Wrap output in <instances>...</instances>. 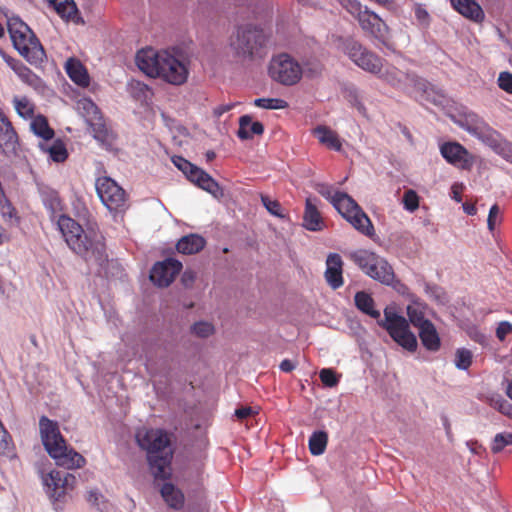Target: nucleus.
Here are the masks:
<instances>
[{
  "label": "nucleus",
  "mask_w": 512,
  "mask_h": 512,
  "mask_svg": "<svg viewBox=\"0 0 512 512\" xmlns=\"http://www.w3.org/2000/svg\"><path fill=\"white\" fill-rule=\"evenodd\" d=\"M205 245L204 237L198 234H189L179 239L176 249L181 254L192 255L200 252Z\"/></svg>",
  "instance_id": "obj_27"
},
{
  "label": "nucleus",
  "mask_w": 512,
  "mask_h": 512,
  "mask_svg": "<svg viewBox=\"0 0 512 512\" xmlns=\"http://www.w3.org/2000/svg\"><path fill=\"white\" fill-rule=\"evenodd\" d=\"M313 134L318 138L319 142L327 148L340 151L342 143L337 133L327 126H318L313 130Z\"/></svg>",
  "instance_id": "obj_30"
},
{
  "label": "nucleus",
  "mask_w": 512,
  "mask_h": 512,
  "mask_svg": "<svg viewBox=\"0 0 512 512\" xmlns=\"http://www.w3.org/2000/svg\"><path fill=\"white\" fill-rule=\"evenodd\" d=\"M344 53L361 69L379 74L382 70V59L371 51H368L359 42L348 39L344 43Z\"/></svg>",
  "instance_id": "obj_10"
},
{
  "label": "nucleus",
  "mask_w": 512,
  "mask_h": 512,
  "mask_svg": "<svg viewBox=\"0 0 512 512\" xmlns=\"http://www.w3.org/2000/svg\"><path fill=\"white\" fill-rule=\"evenodd\" d=\"M406 311L409 319L407 321L417 329L431 322L425 317L424 307L419 303L409 304Z\"/></svg>",
  "instance_id": "obj_34"
},
{
  "label": "nucleus",
  "mask_w": 512,
  "mask_h": 512,
  "mask_svg": "<svg viewBox=\"0 0 512 512\" xmlns=\"http://www.w3.org/2000/svg\"><path fill=\"white\" fill-rule=\"evenodd\" d=\"M261 201L269 213L277 217H283L281 205L277 200H271L268 196L262 195Z\"/></svg>",
  "instance_id": "obj_53"
},
{
  "label": "nucleus",
  "mask_w": 512,
  "mask_h": 512,
  "mask_svg": "<svg viewBox=\"0 0 512 512\" xmlns=\"http://www.w3.org/2000/svg\"><path fill=\"white\" fill-rule=\"evenodd\" d=\"M280 369L283 372L289 373L295 369V364L289 359H284L280 363Z\"/></svg>",
  "instance_id": "obj_61"
},
{
  "label": "nucleus",
  "mask_w": 512,
  "mask_h": 512,
  "mask_svg": "<svg viewBox=\"0 0 512 512\" xmlns=\"http://www.w3.org/2000/svg\"><path fill=\"white\" fill-rule=\"evenodd\" d=\"M252 408L251 407H241V408H238L235 410V416L240 419V420H243V419H246L248 418L251 414H252Z\"/></svg>",
  "instance_id": "obj_59"
},
{
  "label": "nucleus",
  "mask_w": 512,
  "mask_h": 512,
  "mask_svg": "<svg viewBox=\"0 0 512 512\" xmlns=\"http://www.w3.org/2000/svg\"><path fill=\"white\" fill-rule=\"evenodd\" d=\"M488 404L504 416L512 419V403H510L502 396L493 395L489 397Z\"/></svg>",
  "instance_id": "obj_39"
},
{
  "label": "nucleus",
  "mask_w": 512,
  "mask_h": 512,
  "mask_svg": "<svg viewBox=\"0 0 512 512\" xmlns=\"http://www.w3.org/2000/svg\"><path fill=\"white\" fill-rule=\"evenodd\" d=\"M95 187L102 203L110 211H119L125 206L126 193L112 178L107 176L97 178Z\"/></svg>",
  "instance_id": "obj_11"
},
{
  "label": "nucleus",
  "mask_w": 512,
  "mask_h": 512,
  "mask_svg": "<svg viewBox=\"0 0 512 512\" xmlns=\"http://www.w3.org/2000/svg\"><path fill=\"white\" fill-rule=\"evenodd\" d=\"M379 325L383 327L390 337L402 348L409 352H415L417 350V338L410 330L409 322L405 317L386 308L384 310V319L379 322Z\"/></svg>",
  "instance_id": "obj_8"
},
{
  "label": "nucleus",
  "mask_w": 512,
  "mask_h": 512,
  "mask_svg": "<svg viewBox=\"0 0 512 512\" xmlns=\"http://www.w3.org/2000/svg\"><path fill=\"white\" fill-rule=\"evenodd\" d=\"M463 210L468 215H475L477 212L476 206L467 202L463 204Z\"/></svg>",
  "instance_id": "obj_63"
},
{
  "label": "nucleus",
  "mask_w": 512,
  "mask_h": 512,
  "mask_svg": "<svg viewBox=\"0 0 512 512\" xmlns=\"http://www.w3.org/2000/svg\"><path fill=\"white\" fill-rule=\"evenodd\" d=\"M349 257L370 278L384 285L393 283L395 273L392 266L375 252L360 249L352 252Z\"/></svg>",
  "instance_id": "obj_7"
},
{
  "label": "nucleus",
  "mask_w": 512,
  "mask_h": 512,
  "mask_svg": "<svg viewBox=\"0 0 512 512\" xmlns=\"http://www.w3.org/2000/svg\"><path fill=\"white\" fill-rule=\"evenodd\" d=\"M82 109L85 111V117L90 124L93 136L100 142H107L110 138V131L103 122L101 112L97 105L91 100H83L81 102Z\"/></svg>",
  "instance_id": "obj_18"
},
{
  "label": "nucleus",
  "mask_w": 512,
  "mask_h": 512,
  "mask_svg": "<svg viewBox=\"0 0 512 512\" xmlns=\"http://www.w3.org/2000/svg\"><path fill=\"white\" fill-rule=\"evenodd\" d=\"M333 207L359 233L369 238L375 235L372 221L350 195L345 192L335 191Z\"/></svg>",
  "instance_id": "obj_6"
},
{
  "label": "nucleus",
  "mask_w": 512,
  "mask_h": 512,
  "mask_svg": "<svg viewBox=\"0 0 512 512\" xmlns=\"http://www.w3.org/2000/svg\"><path fill=\"white\" fill-rule=\"evenodd\" d=\"M161 495L172 508L179 509L184 504V495L171 483H165L161 488Z\"/></svg>",
  "instance_id": "obj_32"
},
{
  "label": "nucleus",
  "mask_w": 512,
  "mask_h": 512,
  "mask_svg": "<svg viewBox=\"0 0 512 512\" xmlns=\"http://www.w3.org/2000/svg\"><path fill=\"white\" fill-rule=\"evenodd\" d=\"M264 132V126L261 122H252L249 115L241 116L239 119V129L237 135L240 139L246 140L253 137V135H261Z\"/></svg>",
  "instance_id": "obj_29"
},
{
  "label": "nucleus",
  "mask_w": 512,
  "mask_h": 512,
  "mask_svg": "<svg viewBox=\"0 0 512 512\" xmlns=\"http://www.w3.org/2000/svg\"><path fill=\"white\" fill-rule=\"evenodd\" d=\"M30 126L33 133L43 140H50L54 137V130L49 126L47 119L42 115L36 116Z\"/></svg>",
  "instance_id": "obj_35"
},
{
  "label": "nucleus",
  "mask_w": 512,
  "mask_h": 512,
  "mask_svg": "<svg viewBox=\"0 0 512 512\" xmlns=\"http://www.w3.org/2000/svg\"><path fill=\"white\" fill-rule=\"evenodd\" d=\"M470 337L478 343H484V341H485V336L476 330L470 334Z\"/></svg>",
  "instance_id": "obj_64"
},
{
  "label": "nucleus",
  "mask_w": 512,
  "mask_h": 512,
  "mask_svg": "<svg viewBox=\"0 0 512 512\" xmlns=\"http://www.w3.org/2000/svg\"><path fill=\"white\" fill-rule=\"evenodd\" d=\"M159 75L156 77L162 78L169 84L182 85L187 81L188 69L187 67L167 51H163V58H160Z\"/></svg>",
  "instance_id": "obj_13"
},
{
  "label": "nucleus",
  "mask_w": 512,
  "mask_h": 512,
  "mask_svg": "<svg viewBox=\"0 0 512 512\" xmlns=\"http://www.w3.org/2000/svg\"><path fill=\"white\" fill-rule=\"evenodd\" d=\"M498 86L505 92L512 94V73L501 72L498 76Z\"/></svg>",
  "instance_id": "obj_54"
},
{
  "label": "nucleus",
  "mask_w": 512,
  "mask_h": 512,
  "mask_svg": "<svg viewBox=\"0 0 512 512\" xmlns=\"http://www.w3.org/2000/svg\"><path fill=\"white\" fill-rule=\"evenodd\" d=\"M18 135L8 117L0 110V150L5 155L16 152Z\"/></svg>",
  "instance_id": "obj_21"
},
{
  "label": "nucleus",
  "mask_w": 512,
  "mask_h": 512,
  "mask_svg": "<svg viewBox=\"0 0 512 512\" xmlns=\"http://www.w3.org/2000/svg\"><path fill=\"white\" fill-rule=\"evenodd\" d=\"M254 105L263 109H285L288 107L287 101L280 98H257Z\"/></svg>",
  "instance_id": "obj_42"
},
{
  "label": "nucleus",
  "mask_w": 512,
  "mask_h": 512,
  "mask_svg": "<svg viewBox=\"0 0 512 512\" xmlns=\"http://www.w3.org/2000/svg\"><path fill=\"white\" fill-rule=\"evenodd\" d=\"M319 200L317 198L308 197L305 201L303 213V227L312 232H319L325 229V221L318 209Z\"/></svg>",
  "instance_id": "obj_20"
},
{
  "label": "nucleus",
  "mask_w": 512,
  "mask_h": 512,
  "mask_svg": "<svg viewBox=\"0 0 512 512\" xmlns=\"http://www.w3.org/2000/svg\"><path fill=\"white\" fill-rule=\"evenodd\" d=\"M0 54L3 56L5 62L8 64V66L15 72H19L20 69L24 66V64L17 60V59H14L8 55H6L2 49L0 48Z\"/></svg>",
  "instance_id": "obj_57"
},
{
  "label": "nucleus",
  "mask_w": 512,
  "mask_h": 512,
  "mask_svg": "<svg viewBox=\"0 0 512 512\" xmlns=\"http://www.w3.org/2000/svg\"><path fill=\"white\" fill-rule=\"evenodd\" d=\"M473 354L469 349L459 348L455 352V366L459 370H468L472 364Z\"/></svg>",
  "instance_id": "obj_40"
},
{
  "label": "nucleus",
  "mask_w": 512,
  "mask_h": 512,
  "mask_svg": "<svg viewBox=\"0 0 512 512\" xmlns=\"http://www.w3.org/2000/svg\"><path fill=\"white\" fill-rule=\"evenodd\" d=\"M160 58H163V51H156L149 47L141 49L136 54L138 68L147 76L156 78L159 75Z\"/></svg>",
  "instance_id": "obj_19"
},
{
  "label": "nucleus",
  "mask_w": 512,
  "mask_h": 512,
  "mask_svg": "<svg viewBox=\"0 0 512 512\" xmlns=\"http://www.w3.org/2000/svg\"><path fill=\"white\" fill-rule=\"evenodd\" d=\"M0 213L5 222L18 224L17 211L5 195L0 198Z\"/></svg>",
  "instance_id": "obj_38"
},
{
  "label": "nucleus",
  "mask_w": 512,
  "mask_h": 512,
  "mask_svg": "<svg viewBox=\"0 0 512 512\" xmlns=\"http://www.w3.org/2000/svg\"><path fill=\"white\" fill-rule=\"evenodd\" d=\"M139 447L146 451L151 472L155 478L167 479L171 474L173 450L168 433L163 429H142L136 434Z\"/></svg>",
  "instance_id": "obj_1"
},
{
  "label": "nucleus",
  "mask_w": 512,
  "mask_h": 512,
  "mask_svg": "<svg viewBox=\"0 0 512 512\" xmlns=\"http://www.w3.org/2000/svg\"><path fill=\"white\" fill-rule=\"evenodd\" d=\"M7 26L13 46L19 54L30 64L42 63L46 54L30 27L18 17L10 18Z\"/></svg>",
  "instance_id": "obj_4"
},
{
  "label": "nucleus",
  "mask_w": 512,
  "mask_h": 512,
  "mask_svg": "<svg viewBox=\"0 0 512 512\" xmlns=\"http://www.w3.org/2000/svg\"><path fill=\"white\" fill-rule=\"evenodd\" d=\"M189 181L194 183L199 188L212 194L213 196L222 194V190L219 184L201 168H198L196 171H194L193 175H191L189 178Z\"/></svg>",
  "instance_id": "obj_28"
},
{
  "label": "nucleus",
  "mask_w": 512,
  "mask_h": 512,
  "mask_svg": "<svg viewBox=\"0 0 512 512\" xmlns=\"http://www.w3.org/2000/svg\"><path fill=\"white\" fill-rule=\"evenodd\" d=\"M502 221L500 207L497 204L491 206L487 218V226L490 232L495 230L496 224Z\"/></svg>",
  "instance_id": "obj_51"
},
{
  "label": "nucleus",
  "mask_w": 512,
  "mask_h": 512,
  "mask_svg": "<svg viewBox=\"0 0 512 512\" xmlns=\"http://www.w3.org/2000/svg\"><path fill=\"white\" fill-rule=\"evenodd\" d=\"M182 270V263L174 258L157 262L151 269L150 280L159 287L169 286Z\"/></svg>",
  "instance_id": "obj_16"
},
{
  "label": "nucleus",
  "mask_w": 512,
  "mask_h": 512,
  "mask_svg": "<svg viewBox=\"0 0 512 512\" xmlns=\"http://www.w3.org/2000/svg\"><path fill=\"white\" fill-rule=\"evenodd\" d=\"M87 501L101 511L106 510L108 507L104 496L96 489L88 492Z\"/></svg>",
  "instance_id": "obj_49"
},
{
  "label": "nucleus",
  "mask_w": 512,
  "mask_h": 512,
  "mask_svg": "<svg viewBox=\"0 0 512 512\" xmlns=\"http://www.w3.org/2000/svg\"><path fill=\"white\" fill-rule=\"evenodd\" d=\"M354 301L356 307L361 312L375 319L380 317V312L374 308V300L370 294L364 291H359L355 294Z\"/></svg>",
  "instance_id": "obj_33"
},
{
  "label": "nucleus",
  "mask_w": 512,
  "mask_h": 512,
  "mask_svg": "<svg viewBox=\"0 0 512 512\" xmlns=\"http://www.w3.org/2000/svg\"><path fill=\"white\" fill-rule=\"evenodd\" d=\"M14 107L19 116L23 118H30L34 113V106L26 97H15L14 98Z\"/></svg>",
  "instance_id": "obj_43"
},
{
  "label": "nucleus",
  "mask_w": 512,
  "mask_h": 512,
  "mask_svg": "<svg viewBox=\"0 0 512 512\" xmlns=\"http://www.w3.org/2000/svg\"><path fill=\"white\" fill-rule=\"evenodd\" d=\"M508 445H512V433H498L493 439L491 451L499 453Z\"/></svg>",
  "instance_id": "obj_45"
},
{
  "label": "nucleus",
  "mask_w": 512,
  "mask_h": 512,
  "mask_svg": "<svg viewBox=\"0 0 512 512\" xmlns=\"http://www.w3.org/2000/svg\"><path fill=\"white\" fill-rule=\"evenodd\" d=\"M39 432L46 452L55 460L56 465L66 469L81 468L85 465V458L68 446L56 421L49 419L47 416H41Z\"/></svg>",
  "instance_id": "obj_2"
},
{
  "label": "nucleus",
  "mask_w": 512,
  "mask_h": 512,
  "mask_svg": "<svg viewBox=\"0 0 512 512\" xmlns=\"http://www.w3.org/2000/svg\"><path fill=\"white\" fill-rule=\"evenodd\" d=\"M57 14L66 20L71 19L77 13V7L73 0H47Z\"/></svg>",
  "instance_id": "obj_36"
},
{
  "label": "nucleus",
  "mask_w": 512,
  "mask_h": 512,
  "mask_svg": "<svg viewBox=\"0 0 512 512\" xmlns=\"http://www.w3.org/2000/svg\"><path fill=\"white\" fill-rule=\"evenodd\" d=\"M413 11L419 25L422 27H428L430 24V15L425 6L423 4L417 3L414 5Z\"/></svg>",
  "instance_id": "obj_50"
},
{
  "label": "nucleus",
  "mask_w": 512,
  "mask_h": 512,
  "mask_svg": "<svg viewBox=\"0 0 512 512\" xmlns=\"http://www.w3.org/2000/svg\"><path fill=\"white\" fill-rule=\"evenodd\" d=\"M450 3L455 11L473 22L482 23L485 19L484 11L476 0H450Z\"/></svg>",
  "instance_id": "obj_23"
},
{
  "label": "nucleus",
  "mask_w": 512,
  "mask_h": 512,
  "mask_svg": "<svg viewBox=\"0 0 512 512\" xmlns=\"http://www.w3.org/2000/svg\"><path fill=\"white\" fill-rule=\"evenodd\" d=\"M488 135L483 142L489 145L495 153L512 162V143L501 138L500 134L494 129Z\"/></svg>",
  "instance_id": "obj_25"
},
{
  "label": "nucleus",
  "mask_w": 512,
  "mask_h": 512,
  "mask_svg": "<svg viewBox=\"0 0 512 512\" xmlns=\"http://www.w3.org/2000/svg\"><path fill=\"white\" fill-rule=\"evenodd\" d=\"M43 482L49 497L54 501H60L69 491L74 489L76 477L68 472L52 470L43 477Z\"/></svg>",
  "instance_id": "obj_12"
},
{
  "label": "nucleus",
  "mask_w": 512,
  "mask_h": 512,
  "mask_svg": "<svg viewBox=\"0 0 512 512\" xmlns=\"http://www.w3.org/2000/svg\"><path fill=\"white\" fill-rule=\"evenodd\" d=\"M192 331L197 336L206 338L213 333L214 327L208 322H197L193 325Z\"/></svg>",
  "instance_id": "obj_52"
},
{
  "label": "nucleus",
  "mask_w": 512,
  "mask_h": 512,
  "mask_svg": "<svg viewBox=\"0 0 512 512\" xmlns=\"http://www.w3.org/2000/svg\"><path fill=\"white\" fill-rule=\"evenodd\" d=\"M268 39V34L262 28L245 25L237 29L230 46L236 55L252 60L266 55Z\"/></svg>",
  "instance_id": "obj_5"
},
{
  "label": "nucleus",
  "mask_w": 512,
  "mask_h": 512,
  "mask_svg": "<svg viewBox=\"0 0 512 512\" xmlns=\"http://www.w3.org/2000/svg\"><path fill=\"white\" fill-rule=\"evenodd\" d=\"M317 192L327 199L333 205L334 193L333 188L327 184H318L316 188Z\"/></svg>",
  "instance_id": "obj_56"
},
{
  "label": "nucleus",
  "mask_w": 512,
  "mask_h": 512,
  "mask_svg": "<svg viewBox=\"0 0 512 512\" xmlns=\"http://www.w3.org/2000/svg\"><path fill=\"white\" fill-rule=\"evenodd\" d=\"M321 382L327 387H334L339 383V376L330 368H324L319 373Z\"/></svg>",
  "instance_id": "obj_48"
},
{
  "label": "nucleus",
  "mask_w": 512,
  "mask_h": 512,
  "mask_svg": "<svg viewBox=\"0 0 512 512\" xmlns=\"http://www.w3.org/2000/svg\"><path fill=\"white\" fill-rule=\"evenodd\" d=\"M354 2L357 4L355 9L348 6H345L344 9L357 18L363 31L376 38L382 37L386 28L383 20L376 13L368 9L362 10V5L358 0H354Z\"/></svg>",
  "instance_id": "obj_14"
},
{
  "label": "nucleus",
  "mask_w": 512,
  "mask_h": 512,
  "mask_svg": "<svg viewBox=\"0 0 512 512\" xmlns=\"http://www.w3.org/2000/svg\"><path fill=\"white\" fill-rule=\"evenodd\" d=\"M510 333H512V324L510 322L502 321L498 324L496 336L500 341H503Z\"/></svg>",
  "instance_id": "obj_55"
},
{
  "label": "nucleus",
  "mask_w": 512,
  "mask_h": 512,
  "mask_svg": "<svg viewBox=\"0 0 512 512\" xmlns=\"http://www.w3.org/2000/svg\"><path fill=\"white\" fill-rule=\"evenodd\" d=\"M134 87L140 94H142L144 98H147L148 94L151 92L150 88L146 84L141 82H136Z\"/></svg>",
  "instance_id": "obj_62"
},
{
  "label": "nucleus",
  "mask_w": 512,
  "mask_h": 512,
  "mask_svg": "<svg viewBox=\"0 0 512 512\" xmlns=\"http://www.w3.org/2000/svg\"><path fill=\"white\" fill-rule=\"evenodd\" d=\"M464 190V185L462 183H454L451 187V197L452 199H454L456 202H461L462 201V192Z\"/></svg>",
  "instance_id": "obj_58"
},
{
  "label": "nucleus",
  "mask_w": 512,
  "mask_h": 512,
  "mask_svg": "<svg viewBox=\"0 0 512 512\" xmlns=\"http://www.w3.org/2000/svg\"><path fill=\"white\" fill-rule=\"evenodd\" d=\"M59 230L69 248L86 261L101 262L105 257V245L85 233L82 226L67 215H61L57 221Z\"/></svg>",
  "instance_id": "obj_3"
},
{
  "label": "nucleus",
  "mask_w": 512,
  "mask_h": 512,
  "mask_svg": "<svg viewBox=\"0 0 512 512\" xmlns=\"http://www.w3.org/2000/svg\"><path fill=\"white\" fill-rule=\"evenodd\" d=\"M172 162L179 170L184 173L188 180L191 175H193L194 171L199 168L181 156H174L172 158Z\"/></svg>",
  "instance_id": "obj_46"
},
{
  "label": "nucleus",
  "mask_w": 512,
  "mask_h": 512,
  "mask_svg": "<svg viewBox=\"0 0 512 512\" xmlns=\"http://www.w3.org/2000/svg\"><path fill=\"white\" fill-rule=\"evenodd\" d=\"M14 450V442L9 432L6 429L0 431V455L11 457L14 455Z\"/></svg>",
  "instance_id": "obj_44"
},
{
  "label": "nucleus",
  "mask_w": 512,
  "mask_h": 512,
  "mask_svg": "<svg viewBox=\"0 0 512 512\" xmlns=\"http://www.w3.org/2000/svg\"><path fill=\"white\" fill-rule=\"evenodd\" d=\"M65 72L68 77L76 85L86 88L90 84V76L86 67L77 58L71 57L67 59L65 66Z\"/></svg>",
  "instance_id": "obj_24"
},
{
  "label": "nucleus",
  "mask_w": 512,
  "mask_h": 512,
  "mask_svg": "<svg viewBox=\"0 0 512 512\" xmlns=\"http://www.w3.org/2000/svg\"><path fill=\"white\" fill-rule=\"evenodd\" d=\"M16 75L23 83L33 88H38L42 84L41 78L25 65L16 73Z\"/></svg>",
  "instance_id": "obj_41"
},
{
  "label": "nucleus",
  "mask_w": 512,
  "mask_h": 512,
  "mask_svg": "<svg viewBox=\"0 0 512 512\" xmlns=\"http://www.w3.org/2000/svg\"><path fill=\"white\" fill-rule=\"evenodd\" d=\"M454 123L481 141H484L493 129L473 111L460 112L454 117Z\"/></svg>",
  "instance_id": "obj_17"
},
{
  "label": "nucleus",
  "mask_w": 512,
  "mask_h": 512,
  "mask_svg": "<svg viewBox=\"0 0 512 512\" xmlns=\"http://www.w3.org/2000/svg\"><path fill=\"white\" fill-rule=\"evenodd\" d=\"M41 150L49 155V158L57 163H62L68 158V152L65 143L57 139L51 145L40 143Z\"/></svg>",
  "instance_id": "obj_31"
},
{
  "label": "nucleus",
  "mask_w": 512,
  "mask_h": 512,
  "mask_svg": "<svg viewBox=\"0 0 512 512\" xmlns=\"http://www.w3.org/2000/svg\"><path fill=\"white\" fill-rule=\"evenodd\" d=\"M402 202L407 211L414 212L419 207V196L414 190L409 189L404 192Z\"/></svg>",
  "instance_id": "obj_47"
},
{
  "label": "nucleus",
  "mask_w": 512,
  "mask_h": 512,
  "mask_svg": "<svg viewBox=\"0 0 512 512\" xmlns=\"http://www.w3.org/2000/svg\"><path fill=\"white\" fill-rule=\"evenodd\" d=\"M268 74L273 81L281 85L293 86L301 80L303 68L291 55L280 53L272 57Z\"/></svg>",
  "instance_id": "obj_9"
},
{
  "label": "nucleus",
  "mask_w": 512,
  "mask_h": 512,
  "mask_svg": "<svg viewBox=\"0 0 512 512\" xmlns=\"http://www.w3.org/2000/svg\"><path fill=\"white\" fill-rule=\"evenodd\" d=\"M418 335L424 348L430 352H437L441 348L439 333L432 322L426 323L418 329Z\"/></svg>",
  "instance_id": "obj_26"
},
{
  "label": "nucleus",
  "mask_w": 512,
  "mask_h": 512,
  "mask_svg": "<svg viewBox=\"0 0 512 512\" xmlns=\"http://www.w3.org/2000/svg\"><path fill=\"white\" fill-rule=\"evenodd\" d=\"M328 443V434L325 431H315L309 438V450L314 456L325 452Z\"/></svg>",
  "instance_id": "obj_37"
},
{
  "label": "nucleus",
  "mask_w": 512,
  "mask_h": 512,
  "mask_svg": "<svg viewBox=\"0 0 512 512\" xmlns=\"http://www.w3.org/2000/svg\"><path fill=\"white\" fill-rule=\"evenodd\" d=\"M442 157L451 165L462 169L470 170L474 164L473 155L460 143L448 141L440 146Z\"/></svg>",
  "instance_id": "obj_15"
},
{
  "label": "nucleus",
  "mask_w": 512,
  "mask_h": 512,
  "mask_svg": "<svg viewBox=\"0 0 512 512\" xmlns=\"http://www.w3.org/2000/svg\"><path fill=\"white\" fill-rule=\"evenodd\" d=\"M343 260L337 253H330L326 259L325 279L332 289H338L344 284Z\"/></svg>",
  "instance_id": "obj_22"
},
{
  "label": "nucleus",
  "mask_w": 512,
  "mask_h": 512,
  "mask_svg": "<svg viewBox=\"0 0 512 512\" xmlns=\"http://www.w3.org/2000/svg\"><path fill=\"white\" fill-rule=\"evenodd\" d=\"M234 106H235L234 103L219 105L218 107L215 108L214 113L217 116H221L224 113H226V112L230 111L231 109H233Z\"/></svg>",
  "instance_id": "obj_60"
}]
</instances>
